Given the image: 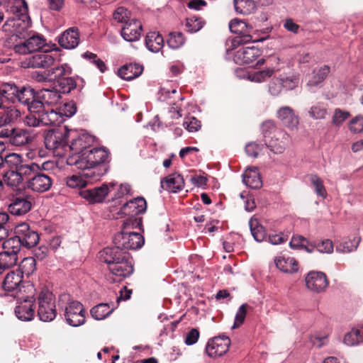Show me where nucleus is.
Returning <instances> with one entry per match:
<instances>
[{
	"label": "nucleus",
	"instance_id": "8fccbe9b",
	"mask_svg": "<svg viewBox=\"0 0 363 363\" xmlns=\"http://www.w3.org/2000/svg\"><path fill=\"white\" fill-rule=\"evenodd\" d=\"M35 265L36 262L33 257H28L24 258L20 264L21 274H24L26 276H29L33 274L35 270Z\"/></svg>",
	"mask_w": 363,
	"mask_h": 363
},
{
	"label": "nucleus",
	"instance_id": "72a5a7b5",
	"mask_svg": "<svg viewBox=\"0 0 363 363\" xmlns=\"http://www.w3.org/2000/svg\"><path fill=\"white\" fill-rule=\"evenodd\" d=\"M145 45L152 52H158L164 46L162 36L156 32H150L145 37Z\"/></svg>",
	"mask_w": 363,
	"mask_h": 363
},
{
	"label": "nucleus",
	"instance_id": "79ce46f5",
	"mask_svg": "<svg viewBox=\"0 0 363 363\" xmlns=\"http://www.w3.org/2000/svg\"><path fill=\"white\" fill-rule=\"evenodd\" d=\"M50 79L61 80L66 75H69L72 72L71 67L67 64H63L60 66L55 67L48 69Z\"/></svg>",
	"mask_w": 363,
	"mask_h": 363
},
{
	"label": "nucleus",
	"instance_id": "2f4dec72",
	"mask_svg": "<svg viewBox=\"0 0 363 363\" xmlns=\"http://www.w3.org/2000/svg\"><path fill=\"white\" fill-rule=\"evenodd\" d=\"M143 71V67L139 63H129L124 65L118 69V75L122 79L130 81L139 77Z\"/></svg>",
	"mask_w": 363,
	"mask_h": 363
},
{
	"label": "nucleus",
	"instance_id": "5701e85b",
	"mask_svg": "<svg viewBox=\"0 0 363 363\" xmlns=\"http://www.w3.org/2000/svg\"><path fill=\"white\" fill-rule=\"evenodd\" d=\"M262 55V51L257 47H245L237 50L233 60L236 64L248 65L257 60Z\"/></svg>",
	"mask_w": 363,
	"mask_h": 363
},
{
	"label": "nucleus",
	"instance_id": "c03bdc74",
	"mask_svg": "<svg viewBox=\"0 0 363 363\" xmlns=\"http://www.w3.org/2000/svg\"><path fill=\"white\" fill-rule=\"evenodd\" d=\"M234 7L237 13L247 15L254 9L255 4L252 0H234Z\"/></svg>",
	"mask_w": 363,
	"mask_h": 363
},
{
	"label": "nucleus",
	"instance_id": "f257e3e1",
	"mask_svg": "<svg viewBox=\"0 0 363 363\" xmlns=\"http://www.w3.org/2000/svg\"><path fill=\"white\" fill-rule=\"evenodd\" d=\"M6 12L11 13L1 27L4 46L13 49L15 52L26 55L38 51L45 45V38L40 35H30L28 30L31 26L28 8L25 0H1Z\"/></svg>",
	"mask_w": 363,
	"mask_h": 363
},
{
	"label": "nucleus",
	"instance_id": "e433bc0d",
	"mask_svg": "<svg viewBox=\"0 0 363 363\" xmlns=\"http://www.w3.org/2000/svg\"><path fill=\"white\" fill-rule=\"evenodd\" d=\"M343 342L347 346H356L363 342V326L354 328L347 333Z\"/></svg>",
	"mask_w": 363,
	"mask_h": 363
},
{
	"label": "nucleus",
	"instance_id": "de8ad7c7",
	"mask_svg": "<svg viewBox=\"0 0 363 363\" xmlns=\"http://www.w3.org/2000/svg\"><path fill=\"white\" fill-rule=\"evenodd\" d=\"M18 170L23 180L24 178L28 179L37 174L40 170V167L36 163L30 162V164H22Z\"/></svg>",
	"mask_w": 363,
	"mask_h": 363
},
{
	"label": "nucleus",
	"instance_id": "7c9ffc66",
	"mask_svg": "<svg viewBox=\"0 0 363 363\" xmlns=\"http://www.w3.org/2000/svg\"><path fill=\"white\" fill-rule=\"evenodd\" d=\"M277 117L281 120L283 125L294 130L297 128L298 118L295 115L293 109L289 106H284L277 111Z\"/></svg>",
	"mask_w": 363,
	"mask_h": 363
},
{
	"label": "nucleus",
	"instance_id": "0eeeda50",
	"mask_svg": "<svg viewBox=\"0 0 363 363\" xmlns=\"http://www.w3.org/2000/svg\"><path fill=\"white\" fill-rule=\"evenodd\" d=\"M38 300V315L40 320L50 322L53 320L57 315L55 298L52 292L48 289H43L37 298Z\"/></svg>",
	"mask_w": 363,
	"mask_h": 363
},
{
	"label": "nucleus",
	"instance_id": "20e7f679",
	"mask_svg": "<svg viewBox=\"0 0 363 363\" xmlns=\"http://www.w3.org/2000/svg\"><path fill=\"white\" fill-rule=\"evenodd\" d=\"M109 152L104 147L90 149L80 156H71L67 159L68 165H74L82 170H91L96 173L104 169L103 176L107 172L106 162H108Z\"/></svg>",
	"mask_w": 363,
	"mask_h": 363
},
{
	"label": "nucleus",
	"instance_id": "a18cd8bd",
	"mask_svg": "<svg viewBox=\"0 0 363 363\" xmlns=\"http://www.w3.org/2000/svg\"><path fill=\"white\" fill-rule=\"evenodd\" d=\"M308 114L314 120L324 119L328 114L327 108L323 103H316L310 108Z\"/></svg>",
	"mask_w": 363,
	"mask_h": 363
},
{
	"label": "nucleus",
	"instance_id": "4468645a",
	"mask_svg": "<svg viewBox=\"0 0 363 363\" xmlns=\"http://www.w3.org/2000/svg\"><path fill=\"white\" fill-rule=\"evenodd\" d=\"M247 25L246 22L234 19L231 21L229 23V28L232 33H238V34H242L241 35L235 37L233 40V45L234 46L240 44H244L249 43L250 41L252 42H259V41H263L266 38H262L260 39H254L253 37L250 35H246L244 34V32L245 31V29L247 28Z\"/></svg>",
	"mask_w": 363,
	"mask_h": 363
},
{
	"label": "nucleus",
	"instance_id": "473e14b6",
	"mask_svg": "<svg viewBox=\"0 0 363 363\" xmlns=\"http://www.w3.org/2000/svg\"><path fill=\"white\" fill-rule=\"evenodd\" d=\"M276 267L285 273H294L298 271V263L291 257L278 256L274 259Z\"/></svg>",
	"mask_w": 363,
	"mask_h": 363
},
{
	"label": "nucleus",
	"instance_id": "69168bd1",
	"mask_svg": "<svg viewBox=\"0 0 363 363\" xmlns=\"http://www.w3.org/2000/svg\"><path fill=\"white\" fill-rule=\"evenodd\" d=\"M281 79L282 88H284L286 90L294 89L296 86H298L299 83L298 78L294 76Z\"/></svg>",
	"mask_w": 363,
	"mask_h": 363
},
{
	"label": "nucleus",
	"instance_id": "13d9d810",
	"mask_svg": "<svg viewBox=\"0 0 363 363\" xmlns=\"http://www.w3.org/2000/svg\"><path fill=\"white\" fill-rule=\"evenodd\" d=\"M247 305L245 303L239 307L235 317L234 324L232 327L233 329L240 327L244 323L247 314Z\"/></svg>",
	"mask_w": 363,
	"mask_h": 363
},
{
	"label": "nucleus",
	"instance_id": "e2e57ef3",
	"mask_svg": "<svg viewBox=\"0 0 363 363\" xmlns=\"http://www.w3.org/2000/svg\"><path fill=\"white\" fill-rule=\"evenodd\" d=\"M350 130L355 133L363 132V116L359 115L352 119Z\"/></svg>",
	"mask_w": 363,
	"mask_h": 363
},
{
	"label": "nucleus",
	"instance_id": "f03ea898",
	"mask_svg": "<svg viewBox=\"0 0 363 363\" xmlns=\"http://www.w3.org/2000/svg\"><path fill=\"white\" fill-rule=\"evenodd\" d=\"M99 258L108 265L110 274L106 279L110 283L119 282L133 272L130 255L118 248H104L99 252Z\"/></svg>",
	"mask_w": 363,
	"mask_h": 363
},
{
	"label": "nucleus",
	"instance_id": "0e129e2a",
	"mask_svg": "<svg viewBox=\"0 0 363 363\" xmlns=\"http://www.w3.org/2000/svg\"><path fill=\"white\" fill-rule=\"evenodd\" d=\"M282 89L281 79L274 78L269 84V92L274 96H278Z\"/></svg>",
	"mask_w": 363,
	"mask_h": 363
},
{
	"label": "nucleus",
	"instance_id": "6e6552de",
	"mask_svg": "<svg viewBox=\"0 0 363 363\" xmlns=\"http://www.w3.org/2000/svg\"><path fill=\"white\" fill-rule=\"evenodd\" d=\"M67 134L60 130L48 131L44 139L47 149L52 150L57 156L67 157L68 145L67 144Z\"/></svg>",
	"mask_w": 363,
	"mask_h": 363
},
{
	"label": "nucleus",
	"instance_id": "49530a36",
	"mask_svg": "<svg viewBox=\"0 0 363 363\" xmlns=\"http://www.w3.org/2000/svg\"><path fill=\"white\" fill-rule=\"evenodd\" d=\"M204 25L201 18L191 16L186 19L185 29L189 33H196L200 30Z\"/></svg>",
	"mask_w": 363,
	"mask_h": 363
},
{
	"label": "nucleus",
	"instance_id": "680f3d73",
	"mask_svg": "<svg viewBox=\"0 0 363 363\" xmlns=\"http://www.w3.org/2000/svg\"><path fill=\"white\" fill-rule=\"evenodd\" d=\"M350 116L347 111H342L340 108H336L334 111L333 116V123L335 125H340L342 123L349 118Z\"/></svg>",
	"mask_w": 363,
	"mask_h": 363
},
{
	"label": "nucleus",
	"instance_id": "39448f33",
	"mask_svg": "<svg viewBox=\"0 0 363 363\" xmlns=\"http://www.w3.org/2000/svg\"><path fill=\"white\" fill-rule=\"evenodd\" d=\"M26 288L30 294H1V302L4 303H15L14 313L16 318L21 321H30L35 317V298L33 291L34 286L32 284H27Z\"/></svg>",
	"mask_w": 363,
	"mask_h": 363
},
{
	"label": "nucleus",
	"instance_id": "603ef678",
	"mask_svg": "<svg viewBox=\"0 0 363 363\" xmlns=\"http://www.w3.org/2000/svg\"><path fill=\"white\" fill-rule=\"evenodd\" d=\"M359 242V239H354L353 240H345L340 242L336 247V250L340 252H350L356 250Z\"/></svg>",
	"mask_w": 363,
	"mask_h": 363
},
{
	"label": "nucleus",
	"instance_id": "864d4df0",
	"mask_svg": "<svg viewBox=\"0 0 363 363\" xmlns=\"http://www.w3.org/2000/svg\"><path fill=\"white\" fill-rule=\"evenodd\" d=\"M185 38L182 33H172L167 39V45L172 49H177L184 45Z\"/></svg>",
	"mask_w": 363,
	"mask_h": 363
},
{
	"label": "nucleus",
	"instance_id": "9b49d317",
	"mask_svg": "<svg viewBox=\"0 0 363 363\" xmlns=\"http://www.w3.org/2000/svg\"><path fill=\"white\" fill-rule=\"evenodd\" d=\"M91 170H82V172L73 174L70 177H67L66 184L67 185L72 189L75 188H83L88 184L94 183L101 179L103 177L104 169L99 170V172H91Z\"/></svg>",
	"mask_w": 363,
	"mask_h": 363
},
{
	"label": "nucleus",
	"instance_id": "cd10ccee",
	"mask_svg": "<svg viewBox=\"0 0 363 363\" xmlns=\"http://www.w3.org/2000/svg\"><path fill=\"white\" fill-rule=\"evenodd\" d=\"M31 202L23 196L13 197L8 204L9 211L13 215L21 216L27 213L31 208Z\"/></svg>",
	"mask_w": 363,
	"mask_h": 363
},
{
	"label": "nucleus",
	"instance_id": "423d86ee",
	"mask_svg": "<svg viewBox=\"0 0 363 363\" xmlns=\"http://www.w3.org/2000/svg\"><path fill=\"white\" fill-rule=\"evenodd\" d=\"M59 306L64 310V315L67 324L78 327L85 322V310L83 305L78 301L71 298L69 294H62L60 296Z\"/></svg>",
	"mask_w": 363,
	"mask_h": 363
},
{
	"label": "nucleus",
	"instance_id": "6ab92c4d",
	"mask_svg": "<svg viewBox=\"0 0 363 363\" xmlns=\"http://www.w3.org/2000/svg\"><path fill=\"white\" fill-rule=\"evenodd\" d=\"M22 282V274L18 271H11L5 277L1 286L6 291L4 294H24L20 288V284Z\"/></svg>",
	"mask_w": 363,
	"mask_h": 363
},
{
	"label": "nucleus",
	"instance_id": "6e6d98bb",
	"mask_svg": "<svg viewBox=\"0 0 363 363\" xmlns=\"http://www.w3.org/2000/svg\"><path fill=\"white\" fill-rule=\"evenodd\" d=\"M113 17L117 22L124 24L130 20L129 11L123 6L118 7L115 10Z\"/></svg>",
	"mask_w": 363,
	"mask_h": 363
},
{
	"label": "nucleus",
	"instance_id": "774afa93",
	"mask_svg": "<svg viewBox=\"0 0 363 363\" xmlns=\"http://www.w3.org/2000/svg\"><path fill=\"white\" fill-rule=\"evenodd\" d=\"M316 250L322 253H331L333 251V244L332 240L327 239L318 243L315 245Z\"/></svg>",
	"mask_w": 363,
	"mask_h": 363
},
{
	"label": "nucleus",
	"instance_id": "052dcab7",
	"mask_svg": "<svg viewBox=\"0 0 363 363\" xmlns=\"http://www.w3.org/2000/svg\"><path fill=\"white\" fill-rule=\"evenodd\" d=\"M59 85L63 93H69L76 88L77 82L72 77H65L59 82Z\"/></svg>",
	"mask_w": 363,
	"mask_h": 363
},
{
	"label": "nucleus",
	"instance_id": "4d7b16f0",
	"mask_svg": "<svg viewBox=\"0 0 363 363\" xmlns=\"http://www.w3.org/2000/svg\"><path fill=\"white\" fill-rule=\"evenodd\" d=\"M310 181L311 184L313 185L315 189L316 194L322 196L323 198H325L326 196V191L323 186V180L318 177L315 174L311 175L310 177Z\"/></svg>",
	"mask_w": 363,
	"mask_h": 363
},
{
	"label": "nucleus",
	"instance_id": "c85d7f7f",
	"mask_svg": "<svg viewBox=\"0 0 363 363\" xmlns=\"http://www.w3.org/2000/svg\"><path fill=\"white\" fill-rule=\"evenodd\" d=\"M19 87L12 82H1V107L4 104H14L16 102Z\"/></svg>",
	"mask_w": 363,
	"mask_h": 363
},
{
	"label": "nucleus",
	"instance_id": "09e8293b",
	"mask_svg": "<svg viewBox=\"0 0 363 363\" xmlns=\"http://www.w3.org/2000/svg\"><path fill=\"white\" fill-rule=\"evenodd\" d=\"M21 245L27 248H31L35 246L40 240L39 235L35 230H30L24 237H19Z\"/></svg>",
	"mask_w": 363,
	"mask_h": 363
},
{
	"label": "nucleus",
	"instance_id": "393cba45",
	"mask_svg": "<svg viewBox=\"0 0 363 363\" xmlns=\"http://www.w3.org/2000/svg\"><path fill=\"white\" fill-rule=\"evenodd\" d=\"M79 30L75 27L66 30L58 38L59 45L65 49H74L79 45Z\"/></svg>",
	"mask_w": 363,
	"mask_h": 363
},
{
	"label": "nucleus",
	"instance_id": "412c9836",
	"mask_svg": "<svg viewBox=\"0 0 363 363\" xmlns=\"http://www.w3.org/2000/svg\"><path fill=\"white\" fill-rule=\"evenodd\" d=\"M61 94L55 89H42L38 94L37 100L42 104L39 110L43 111L52 109L50 106L55 105L60 101Z\"/></svg>",
	"mask_w": 363,
	"mask_h": 363
},
{
	"label": "nucleus",
	"instance_id": "bb28decb",
	"mask_svg": "<svg viewBox=\"0 0 363 363\" xmlns=\"http://www.w3.org/2000/svg\"><path fill=\"white\" fill-rule=\"evenodd\" d=\"M160 184L164 190L177 193L183 189L184 182L182 175L174 173L162 179Z\"/></svg>",
	"mask_w": 363,
	"mask_h": 363
},
{
	"label": "nucleus",
	"instance_id": "bf43d9fd",
	"mask_svg": "<svg viewBox=\"0 0 363 363\" xmlns=\"http://www.w3.org/2000/svg\"><path fill=\"white\" fill-rule=\"evenodd\" d=\"M183 126L190 133L198 131L201 128V122L195 117H188L185 118Z\"/></svg>",
	"mask_w": 363,
	"mask_h": 363
},
{
	"label": "nucleus",
	"instance_id": "b1692460",
	"mask_svg": "<svg viewBox=\"0 0 363 363\" xmlns=\"http://www.w3.org/2000/svg\"><path fill=\"white\" fill-rule=\"evenodd\" d=\"M93 143V138L87 134L79 135L73 140L72 143L67 147L68 149L67 157L73 155L80 156L85 151H88V147Z\"/></svg>",
	"mask_w": 363,
	"mask_h": 363
},
{
	"label": "nucleus",
	"instance_id": "5fc2aeb1",
	"mask_svg": "<svg viewBox=\"0 0 363 363\" xmlns=\"http://www.w3.org/2000/svg\"><path fill=\"white\" fill-rule=\"evenodd\" d=\"M82 56L91 64L94 65L101 72H104L106 70V67L105 63L99 58L96 54L86 52L82 55Z\"/></svg>",
	"mask_w": 363,
	"mask_h": 363
},
{
	"label": "nucleus",
	"instance_id": "f704fd0d",
	"mask_svg": "<svg viewBox=\"0 0 363 363\" xmlns=\"http://www.w3.org/2000/svg\"><path fill=\"white\" fill-rule=\"evenodd\" d=\"M22 164V158L20 155L16 153H11L4 156L1 155V170H18Z\"/></svg>",
	"mask_w": 363,
	"mask_h": 363
},
{
	"label": "nucleus",
	"instance_id": "58836bf2",
	"mask_svg": "<svg viewBox=\"0 0 363 363\" xmlns=\"http://www.w3.org/2000/svg\"><path fill=\"white\" fill-rule=\"evenodd\" d=\"M249 225L251 234L254 239L258 242H262L266 240L267 235L264 227L260 225L257 219L251 218L249 221Z\"/></svg>",
	"mask_w": 363,
	"mask_h": 363
},
{
	"label": "nucleus",
	"instance_id": "f8f14e48",
	"mask_svg": "<svg viewBox=\"0 0 363 363\" xmlns=\"http://www.w3.org/2000/svg\"><path fill=\"white\" fill-rule=\"evenodd\" d=\"M55 57L56 54L52 52H40L23 60L21 62L22 67L45 69L54 65Z\"/></svg>",
	"mask_w": 363,
	"mask_h": 363
},
{
	"label": "nucleus",
	"instance_id": "c9c22d12",
	"mask_svg": "<svg viewBox=\"0 0 363 363\" xmlns=\"http://www.w3.org/2000/svg\"><path fill=\"white\" fill-rule=\"evenodd\" d=\"M2 180L9 187L15 189L22 183L23 179L19 170H6L1 172Z\"/></svg>",
	"mask_w": 363,
	"mask_h": 363
},
{
	"label": "nucleus",
	"instance_id": "4c0bfd02",
	"mask_svg": "<svg viewBox=\"0 0 363 363\" xmlns=\"http://www.w3.org/2000/svg\"><path fill=\"white\" fill-rule=\"evenodd\" d=\"M113 310L114 307H111L109 303H102L94 306L90 313L95 320H101L109 316Z\"/></svg>",
	"mask_w": 363,
	"mask_h": 363
},
{
	"label": "nucleus",
	"instance_id": "aec40b11",
	"mask_svg": "<svg viewBox=\"0 0 363 363\" xmlns=\"http://www.w3.org/2000/svg\"><path fill=\"white\" fill-rule=\"evenodd\" d=\"M146 209L145 199L143 197H138L124 203L120 211L125 216L133 218L139 214L144 213Z\"/></svg>",
	"mask_w": 363,
	"mask_h": 363
},
{
	"label": "nucleus",
	"instance_id": "a878e982",
	"mask_svg": "<svg viewBox=\"0 0 363 363\" xmlns=\"http://www.w3.org/2000/svg\"><path fill=\"white\" fill-rule=\"evenodd\" d=\"M108 192V184H104L99 187L82 190L80 191V195L90 203H100L104 201Z\"/></svg>",
	"mask_w": 363,
	"mask_h": 363
},
{
	"label": "nucleus",
	"instance_id": "dca6fc26",
	"mask_svg": "<svg viewBox=\"0 0 363 363\" xmlns=\"http://www.w3.org/2000/svg\"><path fill=\"white\" fill-rule=\"evenodd\" d=\"M265 145L275 154H281L291 143L289 135L284 131H277L269 140H264Z\"/></svg>",
	"mask_w": 363,
	"mask_h": 363
},
{
	"label": "nucleus",
	"instance_id": "9d476101",
	"mask_svg": "<svg viewBox=\"0 0 363 363\" xmlns=\"http://www.w3.org/2000/svg\"><path fill=\"white\" fill-rule=\"evenodd\" d=\"M59 113L53 109H48L38 112L29 111L26 116L24 123L30 127H38L40 125H51L59 123Z\"/></svg>",
	"mask_w": 363,
	"mask_h": 363
},
{
	"label": "nucleus",
	"instance_id": "37998d69",
	"mask_svg": "<svg viewBox=\"0 0 363 363\" xmlns=\"http://www.w3.org/2000/svg\"><path fill=\"white\" fill-rule=\"evenodd\" d=\"M274 72V69L267 68L264 70L257 71L253 73H247V79L254 82H262L271 77Z\"/></svg>",
	"mask_w": 363,
	"mask_h": 363
},
{
	"label": "nucleus",
	"instance_id": "c756f323",
	"mask_svg": "<svg viewBox=\"0 0 363 363\" xmlns=\"http://www.w3.org/2000/svg\"><path fill=\"white\" fill-rule=\"evenodd\" d=\"M242 182L248 187L257 189L262 187V182L259 170L255 167H247L242 174Z\"/></svg>",
	"mask_w": 363,
	"mask_h": 363
},
{
	"label": "nucleus",
	"instance_id": "4be33fe9",
	"mask_svg": "<svg viewBox=\"0 0 363 363\" xmlns=\"http://www.w3.org/2000/svg\"><path fill=\"white\" fill-rule=\"evenodd\" d=\"M142 28L141 23L135 18H132L124 24L121 34L126 41H137L141 36Z\"/></svg>",
	"mask_w": 363,
	"mask_h": 363
},
{
	"label": "nucleus",
	"instance_id": "1a4fd4ad",
	"mask_svg": "<svg viewBox=\"0 0 363 363\" xmlns=\"http://www.w3.org/2000/svg\"><path fill=\"white\" fill-rule=\"evenodd\" d=\"M114 247L111 248L121 249L123 251L128 250H137L144 244V238L139 233L121 232L113 238Z\"/></svg>",
	"mask_w": 363,
	"mask_h": 363
},
{
	"label": "nucleus",
	"instance_id": "2eb2a0df",
	"mask_svg": "<svg viewBox=\"0 0 363 363\" xmlns=\"http://www.w3.org/2000/svg\"><path fill=\"white\" fill-rule=\"evenodd\" d=\"M307 288L315 293L325 291L328 286V280L325 274L322 272L311 271L305 279Z\"/></svg>",
	"mask_w": 363,
	"mask_h": 363
},
{
	"label": "nucleus",
	"instance_id": "f3484780",
	"mask_svg": "<svg viewBox=\"0 0 363 363\" xmlns=\"http://www.w3.org/2000/svg\"><path fill=\"white\" fill-rule=\"evenodd\" d=\"M16 101L27 106L29 111L38 112L42 104L37 100L34 90L30 88L22 87L18 89Z\"/></svg>",
	"mask_w": 363,
	"mask_h": 363
},
{
	"label": "nucleus",
	"instance_id": "3c124183",
	"mask_svg": "<svg viewBox=\"0 0 363 363\" xmlns=\"http://www.w3.org/2000/svg\"><path fill=\"white\" fill-rule=\"evenodd\" d=\"M18 254L1 251V269L10 268L16 264Z\"/></svg>",
	"mask_w": 363,
	"mask_h": 363
},
{
	"label": "nucleus",
	"instance_id": "7ed1b4c3",
	"mask_svg": "<svg viewBox=\"0 0 363 363\" xmlns=\"http://www.w3.org/2000/svg\"><path fill=\"white\" fill-rule=\"evenodd\" d=\"M21 116V112L13 104H4L1 107V138L14 146H22L28 143L26 130L15 125Z\"/></svg>",
	"mask_w": 363,
	"mask_h": 363
},
{
	"label": "nucleus",
	"instance_id": "ddd939ff",
	"mask_svg": "<svg viewBox=\"0 0 363 363\" xmlns=\"http://www.w3.org/2000/svg\"><path fill=\"white\" fill-rule=\"evenodd\" d=\"M230 345V340L225 335H219L209 340L206 352L211 357H217L225 354Z\"/></svg>",
	"mask_w": 363,
	"mask_h": 363
},
{
	"label": "nucleus",
	"instance_id": "338daca9",
	"mask_svg": "<svg viewBox=\"0 0 363 363\" xmlns=\"http://www.w3.org/2000/svg\"><path fill=\"white\" fill-rule=\"evenodd\" d=\"M306 243H308V241L302 235H294L292 237L289 246L294 250L303 249Z\"/></svg>",
	"mask_w": 363,
	"mask_h": 363
},
{
	"label": "nucleus",
	"instance_id": "a211bd4d",
	"mask_svg": "<svg viewBox=\"0 0 363 363\" xmlns=\"http://www.w3.org/2000/svg\"><path fill=\"white\" fill-rule=\"evenodd\" d=\"M52 184V178L46 174L38 172L27 182L28 189L36 192H45Z\"/></svg>",
	"mask_w": 363,
	"mask_h": 363
},
{
	"label": "nucleus",
	"instance_id": "ea45409f",
	"mask_svg": "<svg viewBox=\"0 0 363 363\" xmlns=\"http://www.w3.org/2000/svg\"><path fill=\"white\" fill-rule=\"evenodd\" d=\"M330 67L324 65L317 69L313 70V75L311 79L307 83L308 86H317L321 83L330 73Z\"/></svg>",
	"mask_w": 363,
	"mask_h": 363
},
{
	"label": "nucleus",
	"instance_id": "a19ab883",
	"mask_svg": "<svg viewBox=\"0 0 363 363\" xmlns=\"http://www.w3.org/2000/svg\"><path fill=\"white\" fill-rule=\"evenodd\" d=\"M21 245L19 237L14 235L4 241L1 244V247L4 251L18 254Z\"/></svg>",
	"mask_w": 363,
	"mask_h": 363
}]
</instances>
